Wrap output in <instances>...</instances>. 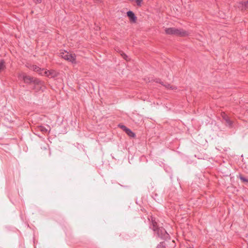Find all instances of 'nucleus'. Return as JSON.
Listing matches in <instances>:
<instances>
[{"label": "nucleus", "instance_id": "obj_1", "mask_svg": "<svg viewBox=\"0 0 248 248\" xmlns=\"http://www.w3.org/2000/svg\"><path fill=\"white\" fill-rule=\"evenodd\" d=\"M165 32L167 34L176 35L180 36H186L188 35L186 31L174 28H166L165 30Z\"/></svg>", "mask_w": 248, "mask_h": 248}, {"label": "nucleus", "instance_id": "obj_2", "mask_svg": "<svg viewBox=\"0 0 248 248\" xmlns=\"http://www.w3.org/2000/svg\"><path fill=\"white\" fill-rule=\"evenodd\" d=\"M18 77L20 79H22L25 83H33L34 84H39L41 81L37 78L27 75L25 73H21L18 74Z\"/></svg>", "mask_w": 248, "mask_h": 248}, {"label": "nucleus", "instance_id": "obj_3", "mask_svg": "<svg viewBox=\"0 0 248 248\" xmlns=\"http://www.w3.org/2000/svg\"><path fill=\"white\" fill-rule=\"evenodd\" d=\"M61 57L73 63H77L76 61V55L75 54L69 53L67 51H63L60 53Z\"/></svg>", "mask_w": 248, "mask_h": 248}, {"label": "nucleus", "instance_id": "obj_4", "mask_svg": "<svg viewBox=\"0 0 248 248\" xmlns=\"http://www.w3.org/2000/svg\"><path fill=\"white\" fill-rule=\"evenodd\" d=\"M42 75L48 77L53 78L57 76V73L54 70L48 71L46 70L44 72V74H42Z\"/></svg>", "mask_w": 248, "mask_h": 248}, {"label": "nucleus", "instance_id": "obj_5", "mask_svg": "<svg viewBox=\"0 0 248 248\" xmlns=\"http://www.w3.org/2000/svg\"><path fill=\"white\" fill-rule=\"evenodd\" d=\"M127 15L128 17L130 19L131 21L135 22L136 20V17L132 11H128L127 12Z\"/></svg>", "mask_w": 248, "mask_h": 248}, {"label": "nucleus", "instance_id": "obj_6", "mask_svg": "<svg viewBox=\"0 0 248 248\" xmlns=\"http://www.w3.org/2000/svg\"><path fill=\"white\" fill-rule=\"evenodd\" d=\"M30 69L33 71H34L37 72H39L40 74H42V73L41 72L42 71H44V69H41L39 67L37 66L36 65H32L30 67Z\"/></svg>", "mask_w": 248, "mask_h": 248}, {"label": "nucleus", "instance_id": "obj_7", "mask_svg": "<svg viewBox=\"0 0 248 248\" xmlns=\"http://www.w3.org/2000/svg\"><path fill=\"white\" fill-rule=\"evenodd\" d=\"M125 132L129 137H134L135 136V134L130 129L128 128H127Z\"/></svg>", "mask_w": 248, "mask_h": 248}, {"label": "nucleus", "instance_id": "obj_8", "mask_svg": "<svg viewBox=\"0 0 248 248\" xmlns=\"http://www.w3.org/2000/svg\"><path fill=\"white\" fill-rule=\"evenodd\" d=\"M5 68V62L3 60L0 61V72L2 71Z\"/></svg>", "mask_w": 248, "mask_h": 248}, {"label": "nucleus", "instance_id": "obj_9", "mask_svg": "<svg viewBox=\"0 0 248 248\" xmlns=\"http://www.w3.org/2000/svg\"><path fill=\"white\" fill-rule=\"evenodd\" d=\"M34 89L37 91H39L41 89L42 87L43 86V83L41 81V83L38 84H34Z\"/></svg>", "mask_w": 248, "mask_h": 248}, {"label": "nucleus", "instance_id": "obj_10", "mask_svg": "<svg viewBox=\"0 0 248 248\" xmlns=\"http://www.w3.org/2000/svg\"><path fill=\"white\" fill-rule=\"evenodd\" d=\"M242 7L241 8L242 10H243L244 9H246L248 8V0L247 2H245L244 4L241 3Z\"/></svg>", "mask_w": 248, "mask_h": 248}, {"label": "nucleus", "instance_id": "obj_11", "mask_svg": "<svg viewBox=\"0 0 248 248\" xmlns=\"http://www.w3.org/2000/svg\"><path fill=\"white\" fill-rule=\"evenodd\" d=\"M137 5L139 7H141L143 3V0H135Z\"/></svg>", "mask_w": 248, "mask_h": 248}, {"label": "nucleus", "instance_id": "obj_12", "mask_svg": "<svg viewBox=\"0 0 248 248\" xmlns=\"http://www.w3.org/2000/svg\"><path fill=\"white\" fill-rule=\"evenodd\" d=\"M39 129L42 132L45 133L47 132V129L44 127L43 126H40L38 127Z\"/></svg>", "mask_w": 248, "mask_h": 248}, {"label": "nucleus", "instance_id": "obj_13", "mask_svg": "<svg viewBox=\"0 0 248 248\" xmlns=\"http://www.w3.org/2000/svg\"><path fill=\"white\" fill-rule=\"evenodd\" d=\"M119 126L124 131H125L126 129L127 128L124 125H119Z\"/></svg>", "mask_w": 248, "mask_h": 248}, {"label": "nucleus", "instance_id": "obj_14", "mask_svg": "<svg viewBox=\"0 0 248 248\" xmlns=\"http://www.w3.org/2000/svg\"><path fill=\"white\" fill-rule=\"evenodd\" d=\"M122 56L123 57V58H124L125 60H127V56H126L125 54L123 53V54H122Z\"/></svg>", "mask_w": 248, "mask_h": 248}, {"label": "nucleus", "instance_id": "obj_15", "mask_svg": "<svg viewBox=\"0 0 248 248\" xmlns=\"http://www.w3.org/2000/svg\"><path fill=\"white\" fill-rule=\"evenodd\" d=\"M240 179H241V180H242L243 181L248 182V180H247V179H246L245 178H244V177H243L242 176H241V177H240Z\"/></svg>", "mask_w": 248, "mask_h": 248}, {"label": "nucleus", "instance_id": "obj_16", "mask_svg": "<svg viewBox=\"0 0 248 248\" xmlns=\"http://www.w3.org/2000/svg\"><path fill=\"white\" fill-rule=\"evenodd\" d=\"M167 88L171 89H174L175 88H173L171 86H170L169 85L167 87H166Z\"/></svg>", "mask_w": 248, "mask_h": 248}]
</instances>
